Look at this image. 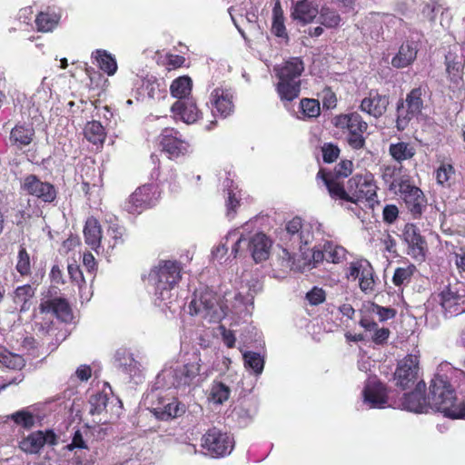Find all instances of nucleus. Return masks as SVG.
Wrapping results in <instances>:
<instances>
[{"label": "nucleus", "mask_w": 465, "mask_h": 465, "mask_svg": "<svg viewBox=\"0 0 465 465\" xmlns=\"http://www.w3.org/2000/svg\"><path fill=\"white\" fill-rule=\"evenodd\" d=\"M429 410H435L450 419H465V401L458 403L456 391L450 382L441 375L431 379L427 395Z\"/></svg>", "instance_id": "1"}, {"label": "nucleus", "mask_w": 465, "mask_h": 465, "mask_svg": "<svg viewBox=\"0 0 465 465\" xmlns=\"http://www.w3.org/2000/svg\"><path fill=\"white\" fill-rule=\"evenodd\" d=\"M303 71L304 64L300 57H291L275 68L276 76L279 78L276 90L282 101L292 102L300 95V76Z\"/></svg>", "instance_id": "2"}, {"label": "nucleus", "mask_w": 465, "mask_h": 465, "mask_svg": "<svg viewBox=\"0 0 465 465\" xmlns=\"http://www.w3.org/2000/svg\"><path fill=\"white\" fill-rule=\"evenodd\" d=\"M183 265L178 261L161 260L149 274L153 281L158 298L167 304L170 299V292L180 282L182 279Z\"/></svg>", "instance_id": "3"}, {"label": "nucleus", "mask_w": 465, "mask_h": 465, "mask_svg": "<svg viewBox=\"0 0 465 465\" xmlns=\"http://www.w3.org/2000/svg\"><path fill=\"white\" fill-rule=\"evenodd\" d=\"M429 87L427 84H420L412 88L405 99H400L396 106V128L404 131L411 121L421 114L425 107Z\"/></svg>", "instance_id": "4"}, {"label": "nucleus", "mask_w": 465, "mask_h": 465, "mask_svg": "<svg viewBox=\"0 0 465 465\" xmlns=\"http://www.w3.org/2000/svg\"><path fill=\"white\" fill-rule=\"evenodd\" d=\"M207 377L203 370V360L199 351H193L191 357L173 371V384L177 389L199 386Z\"/></svg>", "instance_id": "5"}, {"label": "nucleus", "mask_w": 465, "mask_h": 465, "mask_svg": "<svg viewBox=\"0 0 465 465\" xmlns=\"http://www.w3.org/2000/svg\"><path fill=\"white\" fill-rule=\"evenodd\" d=\"M333 124L340 129H347L349 132L348 144L355 150L364 147L365 138L363 134L368 129V124L357 112L346 114H340L334 117Z\"/></svg>", "instance_id": "6"}, {"label": "nucleus", "mask_w": 465, "mask_h": 465, "mask_svg": "<svg viewBox=\"0 0 465 465\" xmlns=\"http://www.w3.org/2000/svg\"><path fill=\"white\" fill-rule=\"evenodd\" d=\"M161 192L155 183H145L128 197L124 203L125 210L131 214H140L154 207L160 199Z\"/></svg>", "instance_id": "7"}, {"label": "nucleus", "mask_w": 465, "mask_h": 465, "mask_svg": "<svg viewBox=\"0 0 465 465\" xmlns=\"http://www.w3.org/2000/svg\"><path fill=\"white\" fill-rule=\"evenodd\" d=\"M348 189L350 190L351 203H358L361 201L369 203L370 206L373 207L374 203L377 201V189L374 176L371 173L364 174H354L348 180Z\"/></svg>", "instance_id": "8"}, {"label": "nucleus", "mask_w": 465, "mask_h": 465, "mask_svg": "<svg viewBox=\"0 0 465 465\" xmlns=\"http://www.w3.org/2000/svg\"><path fill=\"white\" fill-rule=\"evenodd\" d=\"M201 445L212 457L219 458L230 454L234 442L229 433L213 427L203 435Z\"/></svg>", "instance_id": "9"}, {"label": "nucleus", "mask_w": 465, "mask_h": 465, "mask_svg": "<svg viewBox=\"0 0 465 465\" xmlns=\"http://www.w3.org/2000/svg\"><path fill=\"white\" fill-rule=\"evenodd\" d=\"M399 193L413 219H420L427 205L423 192L410 179H401L398 183Z\"/></svg>", "instance_id": "10"}, {"label": "nucleus", "mask_w": 465, "mask_h": 465, "mask_svg": "<svg viewBox=\"0 0 465 465\" xmlns=\"http://www.w3.org/2000/svg\"><path fill=\"white\" fill-rule=\"evenodd\" d=\"M158 144L170 159L185 155L190 144L183 134L173 127L163 128L157 137Z\"/></svg>", "instance_id": "11"}, {"label": "nucleus", "mask_w": 465, "mask_h": 465, "mask_svg": "<svg viewBox=\"0 0 465 465\" xmlns=\"http://www.w3.org/2000/svg\"><path fill=\"white\" fill-rule=\"evenodd\" d=\"M419 359L416 355L408 354L398 362L393 374L395 385L402 391L416 386L419 382Z\"/></svg>", "instance_id": "12"}, {"label": "nucleus", "mask_w": 465, "mask_h": 465, "mask_svg": "<svg viewBox=\"0 0 465 465\" xmlns=\"http://www.w3.org/2000/svg\"><path fill=\"white\" fill-rule=\"evenodd\" d=\"M189 310L192 315H201L210 322H216L221 318L216 294L211 291L203 292L199 298L193 299Z\"/></svg>", "instance_id": "13"}, {"label": "nucleus", "mask_w": 465, "mask_h": 465, "mask_svg": "<svg viewBox=\"0 0 465 465\" xmlns=\"http://www.w3.org/2000/svg\"><path fill=\"white\" fill-rule=\"evenodd\" d=\"M21 189L27 194L47 203H53L57 197L55 187L48 182H43L35 174L26 175L21 184Z\"/></svg>", "instance_id": "14"}, {"label": "nucleus", "mask_w": 465, "mask_h": 465, "mask_svg": "<svg viewBox=\"0 0 465 465\" xmlns=\"http://www.w3.org/2000/svg\"><path fill=\"white\" fill-rule=\"evenodd\" d=\"M425 391L426 383L423 381H420L413 391L403 394L398 406L409 411L427 413L429 411V401H427Z\"/></svg>", "instance_id": "15"}, {"label": "nucleus", "mask_w": 465, "mask_h": 465, "mask_svg": "<svg viewBox=\"0 0 465 465\" xmlns=\"http://www.w3.org/2000/svg\"><path fill=\"white\" fill-rule=\"evenodd\" d=\"M392 391L381 381H373L367 383L363 389L364 401L367 402L371 408L382 409L386 406H392L396 404L389 403L391 399L390 393Z\"/></svg>", "instance_id": "16"}, {"label": "nucleus", "mask_w": 465, "mask_h": 465, "mask_svg": "<svg viewBox=\"0 0 465 465\" xmlns=\"http://www.w3.org/2000/svg\"><path fill=\"white\" fill-rule=\"evenodd\" d=\"M402 237L408 244V254L417 261H423L426 256L427 242L419 228L413 223L405 224Z\"/></svg>", "instance_id": "17"}, {"label": "nucleus", "mask_w": 465, "mask_h": 465, "mask_svg": "<svg viewBox=\"0 0 465 465\" xmlns=\"http://www.w3.org/2000/svg\"><path fill=\"white\" fill-rule=\"evenodd\" d=\"M348 278L359 279L361 290L369 293L374 291V270L368 261H357L350 264Z\"/></svg>", "instance_id": "18"}, {"label": "nucleus", "mask_w": 465, "mask_h": 465, "mask_svg": "<svg viewBox=\"0 0 465 465\" xmlns=\"http://www.w3.org/2000/svg\"><path fill=\"white\" fill-rule=\"evenodd\" d=\"M389 104V95L381 94L378 89H371L361 100L359 108L374 118H380L386 113Z\"/></svg>", "instance_id": "19"}, {"label": "nucleus", "mask_w": 465, "mask_h": 465, "mask_svg": "<svg viewBox=\"0 0 465 465\" xmlns=\"http://www.w3.org/2000/svg\"><path fill=\"white\" fill-rule=\"evenodd\" d=\"M439 302L446 315L449 314L450 317L465 312V294L460 293L450 286L439 293Z\"/></svg>", "instance_id": "20"}, {"label": "nucleus", "mask_w": 465, "mask_h": 465, "mask_svg": "<svg viewBox=\"0 0 465 465\" xmlns=\"http://www.w3.org/2000/svg\"><path fill=\"white\" fill-rule=\"evenodd\" d=\"M316 178L321 179L323 182L331 199L341 200L349 203L352 200V197H351L350 194V190L348 188L345 189L341 179L332 177L331 175V172L324 168H320Z\"/></svg>", "instance_id": "21"}, {"label": "nucleus", "mask_w": 465, "mask_h": 465, "mask_svg": "<svg viewBox=\"0 0 465 465\" xmlns=\"http://www.w3.org/2000/svg\"><path fill=\"white\" fill-rule=\"evenodd\" d=\"M210 101L213 110L222 117H227L233 112V92L231 88H214L211 93Z\"/></svg>", "instance_id": "22"}, {"label": "nucleus", "mask_w": 465, "mask_h": 465, "mask_svg": "<svg viewBox=\"0 0 465 465\" xmlns=\"http://www.w3.org/2000/svg\"><path fill=\"white\" fill-rule=\"evenodd\" d=\"M419 41L407 39L400 45L398 52L391 58V65L397 69H402L411 65L418 54Z\"/></svg>", "instance_id": "23"}, {"label": "nucleus", "mask_w": 465, "mask_h": 465, "mask_svg": "<svg viewBox=\"0 0 465 465\" xmlns=\"http://www.w3.org/2000/svg\"><path fill=\"white\" fill-rule=\"evenodd\" d=\"M41 313L52 312L57 319L68 322L73 318L71 306L65 298H54L41 302L39 305Z\"/></svg>", "instance_id": "24"}, {"label": "nucleus", "mask_w": 465, "mask_h": 465, "mask_svg": "<svg viewBox=\"0 0 465 465\" xmlns=\"http://www.w3.org/2000/svg\"><path fill=\"white\" fill-rule=\"evenodd\" d=\"M35 138V131L32 124L17 123L10 131L11 146L22 150L30 145Z\"/></svg>", "instance_id": "25"}, {"label": "nucleus", "mask_w": 465, "mask_h": 465, "mask_svg": "<svg viewBox=\"0 0 465 465\" xmlns=\"http://www.w3.org/2000/svg\"><path fill=\"white\" fill-rule=\"evenodd\" d=\"M171 111L186 124H194L202 115L196 103L193 99L176 101Z\"/></svg>", "instance_id": "26"}, {"label": "nucleus", "mask_w": 465, "mask_h": 465, "mask_svg": "<svg viewBox=\"0 0 465 465\" xmlns=\"http://www.w3.org/2000/svg\"><path fill=\"white\" fill-rule=\"evenodd\" d=\"M272 242L269 238L262 232L253 235L249 242V250L255 262L268 259Z\"/></svg>", "instance_id": "27"}, {"label": "nucleus", "mask_w": 465, "mask_h": 465, "mask_svg": "<svg viewBox=\"0 0 465 465\" xmlns=\"http://www.w3.org/2000/svg\"><path fill=\"white\" fill-rule=\"evenodd\" d=\"M84 236L85 243L92 250L98 252L101 247L103 232L100 223L95 217L90 216L87 218L84 227Z\"/></svg>", "instance_id": "28"}, {"label": "nucleus", "mask_w": 465, "mask_h": 465, "mask_svg": "<svg viewBox=\"0 0 465 465\" xmlns=\"http://www.w3.org/2000/svg\"><path fill=\"white\" fill-rule=\"evenodd\" d=\"M436 183L444 189H451L457 182V172L450 162L442 161L434 171Z\"/></svg>", "instance_id": "29"}, {"label": "nucleus", "mask_w": 465, "mask_h": 465, "mask_svg": "<svg viewBox=\"0 0 465 465\" xmlns=\"http://www.w3.org/2000/svg\"><path fill=\"white\" fill-rule=\"evenodd\" d=\"M318 13V5L315 0H299L294 5L292 17L303 24H307L312 22Z\"/></svg>", "instance_id": "30"}, {"label": "nucleus", "mask_w": 465, "mask_h": 465, "mask_svg": "<svg viewBox=\"0 0 465 465\" xmlns=\"http://www.w3.org/2000/svg\"><path fill=\"white\" fill-rule=\"evenodd\" d=\"M456 56L449 53L445 56L446 71L450 77L452 85L450 88L460 89L463 85V64L461 61H457Z\"/></svg>", "instance_id": "31"}, {"label": "nucleus", "mask_w": 465, "mask_h": 465, "mask_svg": "<svg viewBox=\"0 0 465 465\" xmlns=\"http://www.w3.org/2000/svg\"><path fill=\"white\" fill-rule=\"evenodd\" d=\"M389 154L396 163H402L415 156L416 148L411 143L400 141L390 144Z\"/></svg>", "instance_id": "32"}, {"label": "nucleus", "mask_w": 465, "mask_h": 465, "mask_svg": "<svg viewBox=\"0 0 465 465\" xmlns=\"http://www.w3.org/2000/svg\"><path fill=\"white\" fill-rule=\"evenodd\" d=\"M92 58L95 60L97 66L108 76L114 75L118 69L115 57L104 49H97L92 53Z\"/></svg>", "instance_id": "33"}, {"label": "nucleus", "mask_w": 465, "mask_h": 465, "mask_svg": "<svg viewBox=\"0 0 465 465\" xmlns=\"http://www.w3.org/2000/svg\"><path fill=\"white\" fill-rule=\"evenodd\" d=\"M44 447L43 430L31 432L19 442V448L27 454H37Z\"/></svg>", "instance_id": "34"}, {"label": "nucleus", "mask_w": 465, "mask_h": 465, "mask_svg": "<svg viewBox=\"0 0 465 465\" xmlns=\"http://www.w3.org/2000/svg\"><path fill=\"white\" fill-rule=\"evenodd\" d=\"M193 81L188 75L179 76L170 85V93L178 101L188 98L192 92Z\"/></svg>", "instance_id": "35"}, {"label": "nucleus", "mask_w": 465, "mask_h": 465, "mask_svg": "<svg viewBox=\"0 0 465 465\" xmlns=\"http://www.w3.org/2000/svg\"><path fill=\"white\" fill-rule=\"evenodd\" d=\"M84 135L94 144H103L106 138L104 127L99 121L88 122L84 128Z\"/></svg>", "instance_id": "36"}, {"label": "nucleus", "mask_w": 465, "mask_h": 465, "mask_svg": "<svg viewBox=\"0 0 465 465\" xmlns=\"http://www.w3.org/2000/svg\"><path fill=\"white\" fill-rule=\"evenodd\" d=\"M60 16L55 13L40 12L35 17L36 28L39 32H51L58 25Z\"/></svg>", "instance_id": "37"}, {"label": "nucleus", "mask_w": 465, "mask_h": 465, "mask_svg": "<svg viewBox=\"0 0 465 465\" xmlns=\"http://www.w3.org/2000/svg\"><path fill=\"white\" fill-rule=\"evenodd\" d=\"M35 289L30 284L18 286L14 292V302L20 304L21 312H25L29 309L28 302L35 296Z\"/></svg>", "instance_id": "38"}, {"label": "nucleus", "mask_w": 465, "mask_h": 465, "mask_svg": "<svg viewBox=\"0 0 465 465\" xmlns=\"http://www.w3.org/2000/svg\"><path fill=\"white\" fill-rule=\"evenodd\" d=\"M272 33L277 37L288 38L283 14L279 4H276L272 10Z\"/></svg>", "instance_id": "39"}, {"label": "nucleus", "mask_w": 465, "mask_h": 465, "mask_svg": "<svg viewBox=\"0 0 465 465\" xmlns=\"http://www.w3.org/2000/svg\"><path fill=\"white\" fill-rule=\"evenodd\" d=\"M90 402V413L92 415L102 414L103 412H109L108 405L110 398L106 393H96L93 395L89 401Z\"/></svg>", "instance_id": "40"}, {"label": "nucleus", "mask_w": 465, "mask_h": 465, "mask_svg": "<svg viewBox=\"0 0 465 465\" xmlns=\"http://www.w3.org/2000/svg\"><path fill=\"white\" fill-rule=\"evenodd\" d=\"M318 14L320 23L325 27L334 28L341 23L340 15L332 8L322 6Z\"/></svg>", "instance_id": "41"}, {"label": "nucleus", "mask_w": 465, "mask_h": 465, "mask_svg": "<svg viewBox=\"0 0 465 465\" xmlns=\"http://www.w3.org/2000/svg\"><path fill=\"white\" fill-rule=\"evenodd\" d=\"M0 363L9 369H22L25 365L24 359L18 355L7 351L0 345Z\"/></svg>", "instance_id": "42"}, {"label": "nucleus", "mask_w": 465, "mask_h": 465, "mask_svg": "<svg viewBox=\"0 0 465 465\" xmlns=\"http://www.w3.org/2000/svg\"><path fill=\"white\" fill-rule=\"evenodd\" d=\"M183 412V411L180 408L179 402L173 401L163 408H156L154 413L159 420H167L180 416Z\"/></svg>", "instance_id": "43"}, {"label": "nucleus", "mask_w": 465, "mask_h": 465, "mask_svg": "<svg viewBox=\"0 0 465 465\" xmlns=\"http://www.w3.org/2000/svg\"><path fill=\"white\" fill-rule=\"evenodd\" d=\"M244 365L250 368L256 375L262 372L264 367V360L258 352L245 351L243 353Z\"/></svg>", "instance_id": "44"}, {"label": "nucleus", "mask_w": 465, "mask_h": 465, "mask_svg": "<svg viewBox=\"0 0 465 465\" xmlns=\"http://www.w3.org/2000/svg\"><path fill=\"white\" fill-rule=\"evenodd\" d=\"M415 270L416 267L413 264H410L406 267L396 268L392 276L393 284L400 287L403 284L409 283Z\"/></svg>", "instance_id": "45"}, {"label": "nucleus", "mask_w": 465, "mask_h": 465, "mask_svg": "<svg viewBox=\"0 0 465 465\" xmlns=\"http://www.w3.org/2000/svg\"><path fill=\"white\" fill-rule=\"evenodd\" d=\"M15 269L21 276L31 274L30 256L24 245H21L18 251Z\"/></svg>", "instance_id": "46"}, {"label": "nucleus", "mask_w": 465, "mask_h": 465, "mask_svg": "<svg viewBox=\"0 0 465 465\" xmlns=\"http://www.w3.org/2000/svg\"><path fill=\"white\" fill-rule=\"evenodd\" d=\"M231 393V390L229 386L225 385L224 383L219 381V382H213L212 389H211V399L213 401V402L217 404H223L224 401H226L229 399Z\"/></svg>", "instance_id": "47"}, {"label": "nucleus", "mask_w": 465, "mask_h": 465, "mask_svg": "<svg viewBox=\"0 0 465 465\" xmlns=\"http://www.w3.org/2000/svg\"><path fill=\"white\" fill-rule=\"evenodd\" d=\"M300 108L305 117L313 118L320 115V103L316 99L303 98L300 102Z\"/></svg>", "instance_id": "48"}, {"label": "nucleus", "mask_w": 465, "mask_h": 465, "mask_svg": "<svg viewBox=\"0 0 465 465\" xmlns=\"http://www.w3.org/2000/svg\"><path fill=\"white\" fill-rule=\"evenodd\" d=\"M10 418L15 424L27 430L31 429L35 425L34 415L25 410H21L13 413Z\"/></svg>", "instance_id": "49"}, {"label": "nucleus", "mask_w": 465, "mask_h": 465, "mask_svg": "<svg viewBox=\"0 0 465 465\" xmlns=\"http://www.w3.org/2000/svg\"><path fill=\"white\" fill-rule=\"evenodd\" d=\"M325 248L328 262L339 263L346 258V250L341 246L328 244Z\"/></svg>", "instance_id": "50"}, {"label": "nucleus", "mask_w": 465, "mask_h": 465, "mask_svg": "<svg viewBox=\"0 0 465 465\" xmlns=\"http://www.w3.org/2000/svg\"><path fill=\"white\" fill-rule=\"evenodd\" d=\"M353 170V163L351 160H341L337 163L331 175L339 179H343L351 174Z\"/></svg>", "instance_id": "51"}, {"label": "nucleus", "mask_w": 465, "mask_h": 465, "mask_svg": "<svg viewBox=\"0 0 465 465\" xmlns=\"http://www.w3.org/2000/svg\"><path fill=\"white\" fill-rule=\"evenodd\" d=\"M302 221L300 217L296 216L292 218L291 221H289L286 224V232L291 236H295L300 239L301 243H307V241H303V235H302Z\"/></svg>", "instance_id": "52"}, {"label": "nucleus", "mask_w": 465, "mask_h": 465, "mask_svg": "<svg viewBox=\"0 0 465 465\" xmlns=\"http://www.w3.org/2000/svg\"><path fill=\"white\" fill-rule=\"evenodd\" d=\"M305 298L310 305L317 306L325 302L326 292L322 288L314 286L311 291H309L306 293Z\"/></svg>", "instance_id": "53"}, {"label": "nucleus", "mask_w": 465, "mask_h": 465, "mask_svg": "<svg viewBox=\"0 0 465 465\" xmlns=\"http://www.w3.org/2000/svg\"><path fill=\"white\" fill-rule=\"evenodd\" d=\"M241 200L236 197L232 190H228V197L225 201L226 215L230 219L235 217L237 208L240 206Z\"/></svg>", "instance_id": "54"}, {"label": "nucleus", "mask_w": 465, "mask_h": 465, "mask_svg": "<svg viewBox=\"0 0 465 465\" xmlns=\"http://www.w3.org/2000/svg\"><path fill=\"white\" fill-rule=\"evenodd\" d=\"M322 159L324 163H331L335 162L340 154V149L332 143H325L322 147Z\"/></svg>", "instance_id": "55"}, {"label": "nucleus", "mask_w": 465, "mask_h": 465, "mask_svg": "<svg viewBox=\"0 0 465 465\" xmlns=\"http://www.w3.org/2000/svg\"><path fill=\"white\" fill-rule=\"evenodd\" d=\"M108 233L114 241L113 247L124 244L125 241V230L124 227L119 226L118 224H113L109 226Z\"/></svg>", "instance_id": "56"}, {"label": "nucleus", "mask_w": 465, "mask_h": 465, "mask_svg": "<svg viewBox=\"0 0 465 465\" xmlns=\"http://www.w3.org/2000/svg\"><path fill=\"white\" fill-rule=\"evenodd\" d=\"M399 208L395 204H386L382 210V219L385 223L392 224L399 217Z\"/></svg>", "instance_id": "57"}, {"label": "nucleus", "mask_w": 465, "mask_h": 465, "mask_svg": "<svg viewBox=\"0 0 465 465\" xmlns=\"http://www.w3.org/2000/svg\"><path fill=\"white\" fill-rule=\"evenodd\" d=\"M372 312L379 316L380 322H385L390 319H393L396 316V310L390 307H382L378 304H372Z\"/></svg>", "instance_id": "58"}, {"label": "nucleus", "mask_w": 465, "mask_h": 465, "mask_svg": "<svg viewBox=\"0 0 465 465\" xmlns=\"http://www.w3.org/2000/svg\"><path fill=\"white\" fill-rule=\"evenodd\" d=\"M68 450L74 449H88L86 441L84 439L83 433L80 430H76L72 437V442L67 445Z\"/></svg>", "instance_id": "59"}, {"label": "nucleus", "mask_w": 465, "mask_h": 465, "mask_svg": "<svg viewBox=\"0 0 465 465\" xmlns=\"http://www.w3.org/2000/svg\"><path fill=\"white\" fill-rule=\"evenodd\" d=\"M184 62L185 58L183 55L168 54L165 64L168 70H173L182 67Z\"/></svg>", "instance_id": "60"}, {"label": "nucleus", "mask_w": 465, "mask_h": 465, "mask_svg": "<svg viewBox=\"0 0 465 465\" xmlns=\"http://www.w3.org/2000/svg\"><path fill=\"white\" fill-rule=\"evenodd\" d=\"M67 270L72 282L77 283L78 285L84 282L83 272L77 264H68Z\"/></svg>", "instance_id": "61"}, {"label": "nucleus", "mask_w": 465, "mask_h": 465, "mask_svg": "<svg viewBox=\"0 0 465 465\" xmlns=\"http://www.w3.org/2000/svg\"><path fill=\"white\" fill-rule=\"evenodd\" d=\"M390 333H391V331L388 328L376 329V331L372 336V341L375 344L382 345L387 342Z\"/></svg>", "instance_id": "62"}, {"label": "nucleus", "mask_w": 465, "mask_h": 465, "mask_svg": "<svg viewBox=\"0 0 465 465\" xmlns=\"http://www.w3.org/2000/svg\"><path fill=\"white\" fill-rule=\"evenodd\" d=\"M221 334L223 341L228 348H233L235 346L236 338L232 331L226 330L224 326H221Z\"/></svg>", "instance_id": "63"}, {"label": "nucleus", "mask_w": 465, "mask_h": 465, "mask_svg": "<svg viewBox=\"0 0 465 465\" xmlns=\"http://www.w3.org/2000/svg\"><path fill=\"white\" fill-rule=\"evenodd\" d=\"M342 13L354 12L357 0H332Z\"/></svg>", "instance_id": "64"}]
</instances>
